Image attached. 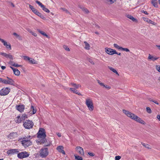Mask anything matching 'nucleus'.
Segmentation results:
<instances>
[{
  "label": "nucleus",
  "instance_id": "dca6fc26",
  "mask_svg": "<svg viewBox=\"0 0 160 160\" xmlns=\"http://www.w3.org/2000/svg\"><path fill=\"white\" fill-rule=\"evenodd\" d=\"M18 137V134L16 132H12L7 136L9 140L13 139Z\"/></svg>",
  "mask_w": 160,
  "mask_h": 160
},
{
  "label": "nucleus",
  "instance_id": "052dcab7",
  "mask_svg": "<svg viewBox=\"0 0 160 160\" xmlns=\"http://www.w3.org/2000/svg\"><path fill=\"white\" fill-rule=\"evenodd\" d=\"M105 85V84H103V85L101 87L103 88V87H104Z\"/></svg>",
  "mask_w": 160,
  "mask_h": 160
},
{
  "label": "nucleus",
  "instance_id": "aec40b11",
  "mask_svg": "<svg viewBox=\"0 0 160 160\" xmlns=\"http://www.w3.org/2000/svg\"><path fill=\"white\" fill-rule=\"evenodd\" d=\"M142 18L144 21L149 23L151 24L154 25H156L157 24L156 23L154 22L153 21H152V20H151L148 18H147L145 17H143Z\"/></svg>",
  "mask_w": 160,
  "mask_h": 160
},
{
  "label": "nucleus",
  "instance_id": "e2e57ef3",
  "mask_svg": "<svg viewBox=\"0 0 160 160\" xmlns=\"http://www.w3.org/2000/svg\"><path fill=\"white\" fill-rule=\"evenodd\" d=\"M118 55H121V53H119L118 54L117 53V54Z\"/></svg>",
  "mask_w": 160,
  "mask_h": 160
},
{
  "label": "nucleus",
  "instance_id": "864d4df0",
  "mask_svg": "<svg viewBox=\"0 0 160 160\" xmlns=\"http://www.w3.org/2000/svg\"><path fill=\"white\" fill-rule=\"evenodd\" d=\"M57 136H58L59 137H61V133H59V132L57 133Z\"/></svg>",
  "mask_w": 160,
  "mask_h": 160
},
{
  "label": "nucleus",
  "instance_id": "e433bc0d",
  "mask_svg": "<svg viewBox=\"0 0 160 160\" xmlns=\"http://www.w3.org/2000/svg\"><path fill=\"white\" fill-rule=\"evenodd\" d=\"M71 85L72 86L75 87L76 88H78L81 87V85L79 84H76L74 83H71Z\"/></svg>",
  "mask_w": 160,
  "mask_h": 160
},
{
  "label": "nucleus",
  "instance_id": "c85d7f7f",
  "mask_svg": "<svg viewBox=\"0 0 160 160\" xmlns=\"http://www.w3.org/2000/svg\"><path fill=\"white\" fill-rule=\"evenodd\" d=\"M75 160H83L82 157L81 155H79L77 154H75L74 155Z\"/></svg>",
  "mask_w": 160,
  "mask_h": 160
},
{
  "label": "nucleus",
  "instance_id": "2eb2a0df",
  "mask_svg": "<svg viewBox=\"0 0 160 160\" xmlns=\"http://www.w3.org/2000/svg\"><path fill=\"white\" fill-rule=\"evenodd\" d=\"M36 2L41 7L42 10L44 11L47 13H49L50 12V10L48 8H46V7L42 4L40 2L36 1Z\"/></svg>",
  "mask_w": 160,
  "mask_h": 160
},
{
  "label": "nucleus",
  "instance_id": "49530a36",
  "mask_svg": "<svg viewBox=\"0 0 160 160\" xmlns=\"http://www.w3.org/2000/svg\"><path fill=\"white\" fill-rule=\"evenodd\" d=\"M61 9L62 10L65 12L66 13H69L67 9H65V8H61Z\"/></svg>",
  "mask_w": 160,
  "mask_h": 160
},
{
  "label": "nucleus",
  "instance_id": "4d7b16f0",
  "mask_svg": "<svg viewBox=\"0 0 160 160\" xmlns=\"http://www.w3.org/2000/svg\"><path fill=\"white\" fill-rule=\"evenodd\" d=\"M144 13L145 14H146V15H148V13L146 11H145L144 12Z\"/></svg>",
  "mask_w": 160,
  "mask_h": 160
},
{
  "label": "nucleus",
  "instance_id": "f704fd0d",
  "mask_svg": "<svg viewBox=\"0 0 160 160\" xmlns=\"http://www.w3.org/2000/svg\"><path fill=\"white\" fill-rule=\"evenodd\" d=\"M142 145L144 147L148 149H151L152 148L151 146L148 144L143 143L142 144Z\"/></svg>",
  "mask_w": 160,
  "mask_h": 160
},
{
  "label": "nucleus",
  "instance_id": "603ef678",
  "mask_svg": "<svg viewBox=\"0 0 160 160\" xmlns=\"http://www.w3.org/2000/svg\"><path fill=\"white\" fill-rule=\"evenodd\" d=\"M157 118L160 121V114L158 115L157 116Z\"/></svg>",
  "mask_w": 160,
  "mask_h": 160
},
{
  "label": "nucleus",
  "instance_id": "c03bdc74",
  "mask_svg": "<svg viewBox=\"0 0 160 160\" xmlns=\"http://www.w3.org/2000/svg\"><path fill=\"white\" fill-rule=\"evenodd\" d=\"M121 158V157L120 156H116L115 157V160H120V159Z\"/></svg>",
  "mask_w": 160,
  "mask_h": 160
},
{
  "label": "nucleus",
  "instance_id": "a878e982",
  "mask_svg": "<svg viewBox=\"0 0 160 160\" xmlns=\"http://www.w3.org/2000/svg\"><path fill=\"white\" fill-rule=\"evenodd\" d=\"M108 68L111 71L115 73L118 76H119V73L116 69L112 67H109Z\"/></svg>",
  "mask_w": 160,
  "mask_h": 160
},
{
  "label": "nucleus",
  "instance_id": "473e14b6",
  "mask_svg": "<svg viewBox=\"0 0 160 160\" xmlns=\"http://www.w3.org/2000/svg\"><path fill=\"white\" fill-rule=\"evenodd\" d=\"M38 31L40 33H41L43 36L46 37L48 38H49L48 36L44 32L40 30H38Z\"/></svg>",
  "mask_w": 160,
  "mask_h": 160
},
{
  "label": "nucleus",
  "instance_id": "6ab92c4d",
  "mask_svg": "<svg viewBox=\"0 0 160 160\" xmlns=\"http://www.w3.org/2000/svg\"><path fill=\"white\" fill-rule=\"evenodd\" d=\"M0 54L7 58H9L11 59H13L12 56L10 53L7 54L5 52H1L0 53Z\"/></svg>",
  "mask_w": 160,
  "mask_h": 160
},
{
  "label": "nucleus",
  "instance_id": "c9c22d12",
  "mask_svg": "<svg viewBox=\"0 0 160 160\" xmlns=\"http://www.w3.org/2000/svg\"><path fill=\"white\" fill-rule=\"evenodd\" d=\"M114 47L116 49H117L119 50H121L122 47L120 46L117 44L114 43L113 45Z\"/></svg>",
  "mask_w": 160,
  "mask_h": 160
},
{
  "label": "nucleus",
  "instance_id": "72a5a7b5",
  "mask_svg": "<svg viewBox=\"0 0 160 160\" xmlns=\"http://www.w3.org/2000/svg\"><path fill=\"white\" fill-rule=\"evenodd\" d=\"M10 64L12 66H13V67H17V68L18 67H21L22 66L21 65L18 64L17 63H15V62H11Z\"/></svg>",
  "mask_w": 160,
  "mask_h": 160
},
{
  "label": "nucleus",
  "instance_id": "79ce46f5",
  "mask_svg": "<svg viewBox=\"0 0 160 160\" xmlns=\"http://www.w3.org/2000/svg\"><path fill=\"white\" fill-rule=\"evenodd\" d=\"M63 48L67 51H70V49H69V48L67 46H66V45L64 46Z\"/></svg>",
  "mask_w": 160,
  "mask_h": 160
},
{
  "label": "nucleus",
  "instance_id": "13d9d810",
  "mask_svg": "<svg viewBox=\"0 0 160 160\" xmlns=\"http://www.w3.org/2000/svg\"><path fill=\"white\" fill-rule=\"evenodd\" d=\"M7 80H9V79H12L11 78H9V77H7Z\"/></svg>",
  "mask_w": 160,
  "mask_h": 160
},
{
  "label": "nucleus",
  "instance_id": "8fccbe9b",
  "mask_svg": "<svg viewBox=\"0 0 160 160\" xmlns=\"http://www.w3.org/2000/svg\"><path fill=\"white\" fill-rule=\"evenodd\" d=\"M13 35L14 36H16V37L17 38H20V36H19V35H18V34L17 33H16L15 32L13 33Z\"/></svg>",
  "mask_w": 160,
  "mask_h": 160
},
{
  "label": "nucleus",
  "instance_id": "ea45409f",
  "mask_svg": "<svg viewBox=\"0 0 160 160\" xmlns=\"http://www.w3.org/2000/svg\"><path fill=\"white\" fill-rule=\"evenodd\" d=\"M121 50L127 52H130V50L127 48H123L122 47Z\"/></svg>",
  "mask_w": 160,
  "mask_h": 160
},
{
  "label": "nucleus",
  "instance_id": "338daca9",
  "mask_svg": "<svg viewBox=\"0 0 160 160\" xmlns=\"http://www.w3.org/2000/svg\"><path fill=\"white\" fill-rule=\"evenodd\" d=\"M0 160H3V158L0 159Z\"/></svg>",
  "mask_w": 160,
  "mask_h": 160
},
{
  "label": "nucleus",
  "instance_id": "3c124183",
  "mask_svg": "<svg viewBox=\"0 0 160 160\" xmlns=\"http://www.w3.org/2000/svg\"><path fill=\"white\" fill-rule=\"evenodd\" d=\"M10 4L11 6L12 7L14 8L15 7V5H14V4L13 3H12V2H11L10 3Z\"/></svg>",
  "mask_w": 160,
  "mask_h": 160
},
{
  "label": "nucleus",
  "instance_id": "f03ea898",
  "mask_svg": "<svg viewBox=\"0 0 160 160\" xmlns=\"http://www.w3.org/2000/svg\"><path fill=\"white\" fill-rule=\"evenodd\" d=\"M46 136L45 129L42 128H39V130L37 133V138L39 140L38 142L42 143L45 142L47 141L45 138Z\"/></svg>",
  "mask_w": 160,
  "mask_h": 160
},
{
  "label": "nucleus",
  "instance_id": "bf43d9fd",
  "mask_svg": "<svg viewBox=\"0 0 160 160\" xmlns=\"http://www.w3.org/2000/svg\"><path fill=\"white\" fill-rule=\"evenodd\" d=\"M2 80H4V79H2V78H0V80L2 82Z\"/></svg>",
  "mask_w": 160,
  "mask_h": 160
},
{
  "label": "nucleus",
  "instance_id": "69168bd1",
  "mask_svg": "<svg viewBox=\"0 0 160 160\" xmlns=\"http://www.w3.org/2000/svg\"><path fill=\"white\" fill-rule=\"evenodd\" d=\"M158 80L160 81V77L159 78Z\"/></svg>",
  "mask_w": 160,
  "mask_h": 160
},
{
  "label": "nucleus",
  "instance_id": "0eeeda50",
  "mask_svg": "<svg viewBox=\"0 0 160 160\" xmlns=\"http://www.w3.org/2000/svg\"><path fill=\"white\" fill-rule=\"evenodd\" d=\"M28 118V116L25 113L23 114L21 116H17L16 118L15 122L16 123H20Z\"/></svg>",
  "mask_w": 160,
  "mask_h": 160
},
{
  "label": "nucleus",
  "instance_id": "cd10ccee",
  "mask_svg": "<svg viewBox=\"0 0 160 160\" xmlns=\"http://www.w3.org/2000/svg\"><path fill=\"white\" fill-rule=\"evenodd\" d=\"M84 48L87 50H89L90 48V46L89 44L86 41L84 42Z\"/></svg>",
  "mask_w": 160,
  "mask_h": 160
},
{
  "label": "nucleus",
  "instance_id": "09e8293b",
  "mask_svg": "<svg viewBox=\"0 0 160 160\" xmlns=\"http://www.w3.org/2000/svg\"><path fill=\"white\" fill-rule=\"evenodd\" d=\"M89 62H90V63L93 65H94L95 64V62L92 60L90 59L89 60Z\"/></svg>",
  "mask_w": 160,
  "mask_h": 160
},
{
  "label": "nucleus",
  "instance_id": "a211bd4d",
  "mask_svg": "<svg viewBox=\"0 0 160 160\" xmlns=\"http://www.w3.org/2000/svg\"><path fill=\"white\" fill-rule=\"evenodd\" d=\"M19 151L18 149H11L8 150L7 152V154L8 155H13L18 153Z\"/></svg>",
  "mask_w": 160,
  "mask_h": 160
},
{
  "label": "nucleus",
  "instance_id": "6e6552de",
  "mask_svg": "<svg viewBox=\"0 0 160 160\" xmlns=\"http://www.w3.org/2000/svg\"><path fill=\"white\" fill-rule=\"evenodd\" d=\"M10 89L8 87H4L0 90V95L4 96L7 95L10 92Z\"/></svg>",
  "mask_w": 160,
  "mask_h": 160
},
{
  "label": "nucleus",
  "instance_id": "f257e3e1",
  "mask_svg": "<svg viewBox=\"0 0 160 160\" xmlns=\"http://www.w3.org/2000/svg\"><path fill=\"white\" fill-rule=\"evenodd\" d=\"M122 111L127 117L130 119L142 125H146V123L145 121L134 113L125 109H123Z\"/></svg>",
  "mask_w": 160,
  "mask_h": 160
},
{
  "label": "nucleus",
  "instance_id": "423d86ee",
  "mask_svg": "<svg viewBox=\"0 0 160 160\" xmlns=\"http://www.w3.org/2000/svg\"><path fill=\"white\" fill-rule=\"evenodd\" d=\"M29 8L31 9L32 12L35 15L39 17L42 19L45 20V18L44 15L39 12L34 7L32 6L29 5Z\"/></svg>",
  "mask_w": 160,
  "mask_h": 160
},
{
  "label": "nucleus",
  "instance_id": "20e7f679",
  "mask_svg": "<svg viewBox=\"0 0 160 160\" xmlns=\"http://www.w3.org/2000/svg\"><path fill=\"white\" fill-rule=\"evenodd\" d=\"M31 138V136L29 135L27 137L20 138L19 141L21 142L22 145L26 148L32 144V142L30 141Z\"/></svg>",
  "mask_w": 160,
  "mask_h": 160
},
{
  "label": "nucleus",
  "instance_id": "39448f33",
  "mask_svg": "<svg viewBox=\"0 0 160 160\" xmlns=\"http://www.w3.org/2000/svg\"><path fill=\"white\" fill-rule=\"evenodd\" d=\"M23 125L26 129H30L33 128L34 123L32 120L28 119L23 122Z\"/></svg>",
  "mask_w": 160,
  "mask_h": 160
},
{
  "label": "nucleus",
  "instance_id": "b1692460",
  "mask_svg": "<svg viewBox=\"0 0 160 160\" xmlns=\"http://www.w3.org/2000/svg\"><path fill=\"white\" fill-rule=\"evenodd\" d=\"M24 108V106L23 105H18L16 107V109L21 112L23 111Z\"/></svg>",
  "mask_w": 160,
  "mask_h": 160
},
{
  "label": "nucleus",
  "instance_id": "5fc2aeb1",
  "mask_svg": "<svg viewBox=\"0 0 160 160\" xmlns=\"http://www.w3.org/2000/svg\"><path fill=\"white\" fill-rule=\"evenodd\" d=\"M156 46L158 48V49L160 51V45H156Z\"/></svg>",
  "mask_w": 160,
  "mask_h": 160
},
{
  "label": "nucleus",
  "instance_id": "6e6d98bb",
  "mask_svg": "<svg viewBox=\"0 0 160 160\" xmlns=\"http://www.w3.org/2000/svg\"><path fill=\"white\" fill-rule=\"evenodd\" d=\"M1 68L3 70H4L6 68V67L4 66H2Z\"/></svg>",
  "mask_w": 160,
  "mask_h": 160
},
{
  "label": "nucleus",
  "instance_id": "58836bf2",
  "mask_svg": "<svg viewBox=\"0 0 160 160\" xmlns=\"http://www.w3.org/2000/svg\"><path fill=\"white\" fill-rule=\"evenodd\" d=\"M103 88L107 90H109L111 89V87L109 85L105 84L104 87H103Z\"/></svg>",
  "mask_w": 160,
  "mask_h": 160
},
{
  "label": "nucleus",
  "instance_id": "680f3d73",
  "mask_svg": "<svg viewBox=\"0 0 160 160\" xmlns=\"http://www.w3.org/2000/svg\"><path fill=\"white\" fill-rule=\"evenodd\" d=\"M154 103H156V104H158V102H154Z\"/></svg>",
  "mask_w": 160,
  "mask_h": 160
},
{
  "label": "nucleus",
  "instance_id": "7c9ffc66",
  "mask_svg": "<svg viewBox=\"0 0 160 160\" xmlns=\"http://www.w3.org/2000/svg\"><path fill=\"white\" fill-rule=\"evenodd\" d=\"M151 3L155 7H158V5L157 0H152L151 1Z\"/></svg>",
  "mask_w": 160,
  "mask_h": 160
},
{
  "label": "nucleus",
  "instance_id": "a18cd8bd",
  "mask_svg": "<svg viewBox=\"0 0 160 160\" xmlns=\"http://www.w3.org/2000/svg\"><path fill=\"white\" fill-rule=\"evenodd\" d=\"M98 83V84L101 87L103 84L104 83L101 81H100V80H98L97 81Z\"/></svg>",
  "mask_w": 160,
  "mask_h": 160
},
{
  "label": "nucleus",
  "instance_id": "2f4dec72",
  "mask_svg": "<svg viewBox=\"0 0 160 160\" xmlns=\"http://www.w3.org/2000/svg\"><path fill=\"white\" fill-rule=\"evenodd\" d=\"M106 2L109 4H112L115 2L117 0H104Z\"/></svg>",
  "mask_w": 160,
  "mask_h": 160
},
{
  "label": "nucleus",
  "instance_id": "0e129e2a",
  "mask_svg": "<svg viewBox=\"0 0 160 160\" xmlns=\"http://www.w3.org/2000/svg\"><path fill=\"white\" fill-rule=\"evenodd\" d=\"M158 2L159 3V4H160V0H158Z\"/></svg>",
  "mask_w": 160,
  "mask_h": 160
},
{
  "label": "nucleus",
  "instance_id": "7ed1b4c3",
  "mask_svg": "<svg viewBox=\"0 0 160 160\" xmlns=\"http://www.w3.org/2000/svg\"><path fill=\"white\" fill-rule=\"evenodd\" d=\"M85 104L89 111L92 112L94 111V106L92 98L90 97L86 98L85 99Z\"/></svg>",
  "mask_w": 160,
  "mask_h": 160
},
{
  "label": "nucleus",
  "instance_id": "bb28decb",
  "mask_svg": "<svg viewBox=\"0 0 160 160\" xmlns=\"http://www.w3.org/2000/svg\"><path fill=\"white\" fill-rule=\"evenodd\" d=\"M128 18L130 19V20H132L133 22L137 23L138 22V20L135 18L133 17L131 15H128Z\"/></svg>",
  "mask_w": 160,
  "mask_h": 160
},
{
  "label": "nucleus",
  "instance_id": "412c9836",
  "mask_svg": "<svg viewBox=\"0 0 160 160\" xmlns=\"http://www.w3.org/2000/svg\"><path fill=\"white\" fill-rule=\"evenodd\" d=\"M10 68L12 70L14 74L15 75L19 76L20 75V72L18 69L14 68L12 66H10Z\"/></svg>",
  "mask_w": 160,
  "mask_h": 160
},
{
  "label": "nucleus",
  "instance_id": "9b49d317",
  "mask_svg": "<svg viewBox=\"0 0 160 160\" xmlns=\"http://www.w3.org/2000/svg\"><path fill=\"white\" fill-rule=\"evenodd\" d=\"M75 151L76 152L78 153L81 156H83L84 155V152L83 148L81 147L77 146L75 149Z\"/></svg>",
  "mask_w": 160,
  "mask_h": 160
},
{
  "label": "nucleus",
  "instance_id": "4c0bfd02",
  "mask_svg": "<svg viewBox=\"0 0 160 160\" xmlns=\"http://www.w3.org/2000/svg\"><path fill=\"white\" fill-rule=\"evenodd\" d=\"M146 110L147 112L148 113L150 114L152 113V110L149 107H147L146 108Z\"/></svg>",
  "mask_w": 160,
  "mask_h": 160
},
{
  "label": "nucleus",
  "instance_id": "37998d69",
  "mask_svg": "<svg viewBox=\"0 0 160 160\" xmlns=\"http://www.w3.org/2000/svg\"><path fill=\"white\" fill-rule=\"evenodd\" d=\"M30 33L32 34L35 37H36L37 36V33L35 32H34L32 31H31L30 32Z\"/></svg>",
  "mask_w": 160,
  "mask_h": 160
},
{
  "label": "nucleus",
  "instance_id": "4468645a",
  "mask_svg": "<svg viewBox=\"0 0 160 160\" xmlns=\"http://www.w3.org/2000/svg\"><path fill=\"white\" fill-rule=\"evenodd\" d=\"M29 154L26 152L19 153L17 155L18 158L20 159L26 158L29 156Z\"/></svg>",
  "mask_w": 160,
  "mask_h": 160
},
{
  "label": "nucleus",
  "instance_id": "4be33fe9",
  "mask_svg": "<svg viewBox=\"0 0 160 160\" xmlns=\"http://www.w3.org/2000/svg\"><path fill=\"white\" fill-rule=\"evenodd\" d=\"M37 112V109L34 106L32 105L31 108L29 112L32 114H34L36 113Z\"/></svg>",
  "mask_w": 160,
  "mask_h": 160
},
{
  "label": "nucleus",
  "instance_id": "ddd939ff",
  "mask_svg": "<svg viewBox=\"0 0 160 160\" xmlns=\"http://www.w3.org/2000/svg\"><path fill=\"white\" fill-rule=\"evenodd\" d=\"M0 41L3 44L6 49L9 50L11 49V45L9 42L1 38H0Z\"/></svg>",
  "mask_w": 160,
  "mask_h": 160
},
{
  "label": "nucleus",
  "instance_id": "9d476101",
  "mask_svg": "<svg viewBox=\"0 0 160 160\" xmlns=\"http://www.w3.org/2000/svg\"><path fill=\"white\" fill-rule=\"evenodd\" d=\"M23 59L31 64H38V62L34 59L27 56H23Z\"/></svg>",
  "mask_w": 160,
  "mask_h": 160
},
{
  "label": "nucleus",
  "instance_id": "a19ab883",
  "mask_svg": "<svg viewBox=\"0 0 160 160\" xmlns=\"http://www.w3.org/2000/svg\"><path fill=\"white\" fill-rule=\"evenodd\" d=\"M156 69L158 72L160 73V66L159 65H156Z\"/></svg>",
  "mask_w": 160,
  "mask_h": 160
},
{
  "label": "nucleus",
  "instance_id": "f8f14e48",
  "mask_svg": "<svg viewBox=\"0 0 160 160\" xmlns=\"http://www.w3.org/2000/svg\"><path fill=\"white\" fill-rule=\"evenodd\" d=\"M48 154V152L47 148H45L41 149L40 155L42 158L46 157Z\"/></svg>",
  "mask_w": 160,
  "mask_h": 160
},
{
  "label": "nucleus",
  "instance_id": "de8ad7c7",
  "mask_svg": "<svg viewBox=\"0 0 160 160\" xmlns=\"http://www.w3.org/2000/svg\"><path fill=\"white\" fill-rule=\"evenodd\" d=\"M88 154L90 156L93 157L94 156V154L92 152H88Z\"/></svg>",
  "mask_w": 160,
  "mask_h": 160
},
{
  "label": "nucleus",
  "instance_id": "393cba45",
  "mask_svg": "<svg viewBox=\"0 0 160 160\" xmlns=\"http://www.w3.org/2000/svg\"><path fill=\"white\" fill-rule=\"evenodd\" d=\"M158 58H159L158 57H154L152 55L150 54H149L148 57V60L153 61L156 60L158 59Z\"/></svg>",
  "mask_w": 160,
  "mask_h": 160
},
{
  "label": "nucleus",
  "instance_id": "f3484780",
  "mask_svg": "<svg viewBox=\"0 0 160 160\" xmlns=\"http://www.w3.org/2000/svg\"><path fill=\"white\" fill-rule=\"evenodd\" d=\"M2 82L6 84L13 85L14 82L12 79H9V80L4 79V80H2Z\"/></svg>",
  "mask_w": 160,
  "mask_h": 160
},
{
  "label": "nucleus",
  "instance_id": "5701e85b",
  "mask_svg": "<svg viewBox=\"0 0 160 160\" xmlns=\"http://www.w3.org/2000/svg\"><path fill=\"white\" fill-rule=\"evenodd\" d=\"M56 149L59 152L61 153L64 155L65 154V153L63 149V147L62 146H59Z\"/></svg>",
  "mask_w": 160,
  "mask_h": 160
},
{
  "label": "nucleus",
  "instance_id": "c756f323",
  "mask_svg": "<svg viewBox=\"0 0 160 160\" xmlns=\"http://www.w3.org/2000/svg\"><path fill=\"white\" fill-rule=\"evenodd\" d=\"M70 90H71V91H72V92L73 93H75L79 95L82 96L80 92H78V90L76 89H75L73 88H70Z\"/></svg>",
  "mask_w": 160,
  "mask_h": 160
},
{
  "label": "nucleus",
  "instance_id": "1a4fd4ad",
  "mask_svg": "<svg viewBox=\"0 0 160 160\" xmlns=\"http://www.w3.org/2000/svg\"><path fill=\"white\" fill-rule=\"evenodd\" d=\"M105 52L108 54L112 55L115 54H117L116 51L114 49L106 47L104 48Z\"/></svg>",
  "mask_w": 160,
  "mask_h": 160
}]
</instances>
